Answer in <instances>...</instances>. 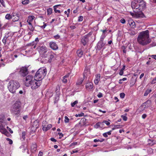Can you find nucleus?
<instances>
[{
	"mask_svg": "<svg viewBox=\"0 0 156 156\" xmlns=\"http://www.w3.org/2000/svg\"><path fill=\"white\" fill-rule=\"evenodd\" d=\"M120 96L122 98H123L125 96V94L124 93H121L120 94Z\"/></svg>",
	"mask_w": 156,
	"mask_h": 156,
	"instance_id": "37998d69",
	"label": "nucleus"
},
{
	"mask_svg": "<svg viewBox=\"0 0 156 156\" xmlns=\"http://www.w3.org/2000/svg\"><path fill=\"white\" fill-rule=\"evenodd\" d=\"M64 13L65 14L67 15V17H69V14L66 11H65Z\"/></svg>",
	"mask_w": 156,
	"mask_h": 156,
	"instance_id": "69168bd1",
	"label": "nucleus"
},
{
	"mask_svg": "<svg viewBox=\"0 0 156 156\" xmlns=\"http://www.w3.org/2000/svg\"><path fill=\"white\" fill-rule=\"evenodd\" d=\"M21 103L20 102L16 101L13 105V108L11 111L16 115H19L21 111Z\"/></svg>",
	"mask_w": 156,
	"mask_h": 156,
	"instance_id": "39448f33",
	"label": "nucleus"
},
{
	"mask_svg": "<svg viewBox=\"0 0 156 156\" xmlns=\"http://www.w3.org/2000/svg\"><path fill=\"white\" fill-rule=\"evenodd\" d=\"M34 18L35 17L33 16H29L28 17L27 22L28 23H31Z\"/></svg>",
	"mask_w": 156,
	"mask_h": 156,
	"instance_id": "5701e85b",
	"label": "nucleus"
},
{
	"mask_svg": "<svg viewBox=\"0 0 156 156\" xmlns=\"http://www.w3.org/2000/svg\"><path fill=\"white\" fill-rule=\"evenodd\" d=\"M41 82L40 81L38 80L35 79L34 78V80H33L32 82L31 83V88L32 89L34 90L38 87L41 85Z\"/></svg>",
	"mask_w": 156,
	"mask_h": 156,
	"instance_id": "423d86ee",
	"label": "nucleus"
},
{
	"mask_svg": "<svg viewBox=\"0 0 156 156\" xmlns=\"http://www.w3.org/2000/svg\"><path fill=\"white\" fill-rule=\"evenodd\" d=\"M20 14L18 13L13 12L12 15V19L13 22L18 21L19 19Z\"/></svg>",
	"mask_w": 156,
	"mask_h": 156,
	"instance_id": "ddd939ff",
	"label": "nucleus"
},
{
	"mask_svg": "<svg viewBox=\"0 0 156 156\" xmlns=\"http://www.w3.org/2000/svg\"><path fill=\"white\" fill-rule=\"evenodd\" d=\"M70 28L71 29H74L76 28V27L75 26H73V25H72V26H71L70 27Z\"/></svg>",
	"mask_w": 156,
	"mask_h": 156,
	"instance_id": "338daca9",
	"label": "nucleus"
},
{
	"mask_svg": "<svg viewBox=\"0 0 156 156\" xmlns=\"http://www.w3.org/2000/svg\"><path fill=\"white\" fill-rule=\"evenodd\" d=\"M5 18L6 19L10 20L11 19H12V16H11L10 14H7L5 15Z\"/></svg>",
	"mask_w": 156,
	"mask_h": 156,
	"instance_id": "c9c22d12",
	"label": "nucleus"
},
{
	"mask_svg": "<svg viewBox=\"0 0 156 156\" xmlns=\"http://www.w3.org/2000/svg\"><path fill=\"white\" fill-rule=\"evenodd\" d=\"M78 56L79 58L81 57L83 54V52L81 49H79L76 51Z\"/></svg>",
	"mask_w": 156,
	"mask_h": 156,
	"instance_id": "6ab92c4d",
	"label": "nucleus"
},
{
	"mask_svg": "<svg viewBox=\"0 0 156 156\" xmlns=\"http://www.w3.org/2000/svg\"><path fill=\"white\" fill-rule=\"evenodd\" d=\"M104 46V44L103 43V41L101 40L100 42H99L98 45V47L99 49L101 48Z\"/></svg>",
	"mask_w": 156,
	"mask_h": 156,
	"instance_id": "c85d7f7f",
	"label": "nucleus"
},
{
	"mask_svg": "<svg viewBox=\"0 0 156 156\" xmlns=\"http://www.w3.org/2000/svg\"><path fill=\"white\" fill-rule=\"evenodd\" d=\"M65 119L64 122L65 123H68L69 122V119L67 116L65 117Z\"/></svg>",
	"mask_w": 156,
	"mask_h": 156,
	"instance_id": "4c0bfd02",
	"label": "nucleus"
},
{
	"mask_svg": "<svg viewBox=\"0 0 156 156\" xmlns=\"http://www.w3.org/2000/svg\"><path fill=\"white\" fill-rule=\"evenodd\" d=\"M78 103V101H74L73 103L71 104V106L72 107H73L75 105Z\"/></svg>",
	"mask_w": 156,
	"mask_h": 156,
	"instance_id": "a19ab883",
	"label": "nucleus"
},
{
	"mask_svg": "<svg viewBox=\"0 0 156 156\" xmlns=\"http://www.w3.org/2000/svg\"><path fill=\"white\" fill-rule=\"evenodd\" d=\"M47 72V69L46 68H41L36 72L34 78L35 79L41 81L46 75Z\"/></svg>",
	"mask_w": 156,
	"mask_h": 156,
	"instance_id": "20e7f679",
	"label": "nucleus"
},
{
	"mask_svg": "<svg viewBox=\"0 0 156 156\" xmlns=\"http://www.w3.org/2000/svg\"><path fill=\"white\" fill-rule=\"evenodd\" d=\"M97 96L99 98H101L103 97V94H102V93H99V94H98Z\"/></svg>",
	"mask_w": 156,
	"mask_h": 156,
	"instance_id": "6e6d98bb",
	"label": "nucleus"
},
{
	"mask_svg": "<svg viewBox=\"0 0 156 156\" xmlns=\"http://www.w3.org/2000/svg\"><path fill=\"white\" fill-rule=\"evenodd\" d=\"M127 80V78H122V79H120L119 80V84H121L122 83V82H120V81H125V80Z\"/></svg>",
	"mask_w": 156,
	"mask_h": 156,
	"instance_id": "49530a36",
	"label": "nucleus"
},
{
	"mask_svg": "<svg viewBox=\"0 0 156 156\" xmlns=\"http://www.w3.org/2000/svg\"><path fill=\"white\" fill-rule=\"evenodd\" d=\"M149 31L148 30L140 32L138 36L137 41L141 45H145L149 44L151 41L149 38Z\"/></svg>",
	"mask_w": 156,
	"mask_h": 156,
	"instance_id": "f03ea898",
	"label": "nucleus"
},
{
	"mask_svg": "<svg viewBox=\"0 0 156 156\" xmlns=\"http://www.w3.org/2000/svg\"><path fill=\"white\" fill-rule=\"evenodd\" d=\"M103 135L105 138H107L108 136V135L106 133H103Z\"/></svg>",
	"mask_w": 156,
	"mask_h": 156,
	"instance_id": "680f3d73",
	"label": "nucleus"
},
{
	"mask_svg": "<svg viewBox=\"0 0 156 156\" xmlns=\"http://www.w3.org/2000/svg\"><path fill=\"white\" fill-rule=\"evenodd\" d=\"M29 2V0H24L22 2V3L23 4L26 5L28 4Z\"/></svg>",
	"mask_w": 156,
	"mask_h": 156,
	"instance_id": "e433bc0d",
	"label": "nucleus"
},
{
	"mask_svg": "<svg viewBox=\"0 0 156 156\" xmlns=\"http://www.w3.org/2000/svg\"><path fill=\"white\" fill-rule=\"evenodd\" d=\"M60 5H55L54 6V7H53L54 9V11L55 13H60V12H61L59 10H57V9H56V8L57 7L59 6H60Z\"/></svg>",
	"mask_w": 156,
	"mask_h": 156,
	"instance_id": "bb28decb",
	"label": "nucleus"
},
{
	"mask_svg": "<svg viewBox=\"0 0 156 156\" xmlns=\"http://www.w3.org/2000/svg\"><path fill=\"white\" fill-rule=\"evenodd\" d=\"M52 9L51 8H49L47 9V12L48 15H50L52 13Z\"/></svg>",
	"mask_w": 156,
	"mask_h": 156,
	"instance_id": "473e14b6",
	"label": "nucleus"
},
{
	"mask_svg": "<svg viewBox=\"0 0 156 156\" xmlns=\"http://www.w3.org/2000/svg\"><path fill=\"white\" fill-rule=\"evenodd\" d=\"M50 52H53L48 50L47 53L43 55V56L44 58L48 57V58L50 56V55H49V53H50Z\"/></svg>",
	"mask_w": 156,
	"mask_h": 156,
	"instance_id": "c756f323",
	"label": "nucleus"
},
{
	"mask_svg": "<svg viewBox=\"0 0 156 156\" xmlns=\"http://www.w3.org/2000/svg\"><path fill=\"white\" fill-rule=\"evenodd\" d=\"M151 101L150 100H147L146 102L144 103L140 107L141 109L139 111L141 112L146 108H147L151 106Z\"/></svg>",
	"mask_w": 156,
	"mask_h": 156,
	"instance_id": "0eeeda50",
	"label": "nucleus"
},
{
	"mask_svg": "<svg viewBox=\"0 0 156 156\" xmlns=\"http://www.w3.org/2000/svg\"><path fill=\"white\" fill-rule=\"evenodd\" d=\"M100 74H98L96 76L95 79L94 80V83L96 85H97L100 80Z\"/></svg>",
	"mask_w": 156,
	"mask_h": 156,
	"instance_id": "f3484780",
	"label": "nucleus"
},
{
	"mask_svg": "<svg viewBox=\"0 0 156 156\" xmlns=\"http://www.w3.org/2000/svg\"><path fill=\"white\" fill-rule=\"evenodd\" d=\"M28 29L31 31L33 32L34 29V27L32 25L31 23H28Z\"/></svg>",
	"mask_w": 156,
	"mask_h": 156,
	"instance_id": "b1692460",
	"label": "nucleus"
},
{
	"mask_svg": "<svg viewBox=\"0 0 156 156\" xmlns=\"http://www.w3.org/2000/svg\"><path fill=\"white\" fill-rule=\"evenodd\" d=\"M77 144H78L77 142H73V143H71L70 144V146H75L76 145H77Z\"/></svg>",
	"mask_w": 156,
	"mask_h": 156,
	"instance_id": "603ef678",
	"label": "nucleus"
},
{
	"mask_svg": "<svg viewBox=\"0 0 156 156\" xmlns=\"http://www.w3.org/2000/svg\"><path fill=\"white\" fill-rule=\"evenodd\" d=\"M5 133H3V134H5L6 136L8 137L9 136L10 134L9 132L7 130L5 132Z\"/></svg>",
	"mask_w": 156,
	"mask_h": 156,
	"instance_id": "de8ad7c7",
	"label": "nucleus"
},
{
	"mask_svg": "<svg viewBox=\"0 0 156 156\" xmlns=\"http://www.w3.org/2000/svg\"><path fill=\"white\" fill-rule=\"evenodd\" d=\"M8 36H7V35H5V36L4 37L3 39L2 40V41L3 42V44H5V45L6 44V40H7V38L8 37Z\"/></svg>",
	"mask_w": 156,
	"mask_h": 156,
	"instance_id": "7c9ffc66",
	"label": "nucleus"
},
{
	"mask_svg": "<svg viewBox=\"0 0 156 156\" xmlns=\"http://www.w3.org/2000/svg\"><path fill=\"white\" fill-rule=\"evenodd\" d=\"M102 123H103H103H105L107 126H108L110 124V123L107 121L106 120L103 121Z\"/></svg>",
	"mask_w": 156,
	"mask_h": 156,
	"instance_id": "79ce46f5",
	"label": "nucleus"
},
{
	"mask_svg": "<svg viewBox=\"0 0 156 156\" xmlns=\"http://www.w3.org/2000/svg\"><path fill=\"white\" fill-rule=\"evenodd\" d=\"M54 37L56 39H58L59 38L60 36L58 34H57L55 36H54Z\"/></svg>",
	"mask_w": 156,
	"mask_h": 156,
	"instance_id": "4d7b16f0",
	"label": "nucleus"
},
{
	"mask_svg": "<svg viewBox=\"0 0 156 156\" xmlns=\"http://www.w3.org/2000/svg\"><path fill=\"white\" fill-rule=\"evenodd\" d=\"M131 7L134 13L130 12L133 17H137L138 12H141L145 8L146 6L145 2L143 0H134L131 2Z\"/></svg>",
	"mask_w": 156,
	"mask_h": 156,
	"instance_id": "f257e3e1",
	"label": "nucleus"
},
{
	"mask_svg": "<svg viewBox=\"0 0 156 156\" xmlns=\"http://www.w3.org/2000/svg\"><path fill=\"white\" fill-rule=\"evenodd\" d=\"M104 124L101 122H98L94 125V127L95 128H98L99 127H101V126L103 125Z\"/></svg>",
	"mask_w": 156,
	"mask_h": 156,
	"instance_id": "a878e982",
	"label": "nucleus"
},
{
	"mask_svg": "<svg viewBox=\"0 0 156 156\" xmlns=\"http://www.w3.org/2000/svg\"><path fill=\"white\" fill-rule=\"evenodd\" d=\"M19 73L21 76L23 77L26 76L28 73V68L27 67H22L20 69Z\"/></svg>",
	"mask_w": 156,
	"mask_h": 156,
	"instance_id": "1a4fd4ad",
	"label": "nucleus"
},
{
	"mask_svg": "<svg viewBox=\"0 0 156 156\" xmlns=\"http://www.w3.org/2000/svg\"><path fill=\"white\" fill-rule=\"evenodd\" d=\"M127 113H125L124 115H122L121 116V117L124 121H126L127 119V117L126 116Z\"/></svg>",
	"mask_w": 156,
	"mask_h": 156,
	"instance_id": "72a5a7b5",
	"label": "nucleus"
},
{
	"mask_svg": "<svg viewBox=\"0 0 156 156\" xmlns=\"http://www.w3.org/2000/svg\"><path fill=\"white\" fill-rule=\"evenodd\" d=\"M156 83V77L153 79V80H152L151 83L152 84H154Z\"/></svg>",
	"mask_w": 156,
	"mask_h": 156,
	"instance_id": "8fccbe9b",
	"label": "nucleus"
},
{
	"mask_svg": "<svg viewBox=\"0 0 156 156\" xmlns=\"http://www.w3.org/2000/svg\"><path fill=\"white\" fill-rule=\"evenodd\" d=\"M26 135V133L25 132H23L22 133V138L24 140L25 138V136Z\"/></svg>",
	"mask_w": 156,
	"mask_h": 156,
	"instance_id": "58836bf2",
	"label": "nucleus"
},
{
	"mask_svg": "<svg viewBox=\"0 0 156 156\" xmlns=\"http://www.w3.org/2000/svg\"><path fill=\"white\" fill-rule=\"evenodd\" d=\"M33 76L30 75L27 76L25 80H24V82L25 85L27 87H30L31 83L32 82Z\"/></svg>",
	"mask_w": 156,
	"mask_h": 156,
	"instance_id": "6e6552de",
	"label": "nucleus"
},
{
	"mask_svg": "<svg viewBox=\"0 0 156 156\" xmlns=\"http://www.w3.org/2000/svg\"><path fill=\"white\" fill-rule=\"evenodd\" d=\"M48 50L45 46H42L40 47V52L43 55L46 54Z\"/></svg>",
	"mask_w": 156,
	"mask_h": 156,
	"instance_id": "dca6fc26",
	"label": "nucleus"
},
{
	"mask_svg": "<svg viewBox=\"0 0 156 156\" xmlns=\"http://www.w3.org/2000/svg\"><path fill=\"white\" fill-rule=\"evenodd\" d=\"M120 22L123 24H124L126 22V20L124 18H122L120 20Z\"/></svg>",
	"mask_w": 156,
	"mask_h": 156,
	"instance_id": "3c124183",
	"label": "nucleus"
},
{
	"mask_svg": "<svg viewBox=\"0 0 156 156\" xmlns=\"http://www.w3.org/2000/svg\"><path fill=\"white\" fill-rule=\"evenodd\" d=\"M50 53H49V55H50V56L48 57V62H51L52 61V59H53L54 57V53L53 52H50Z\"/></svg>",
	"mask_w": 156,
	"mask_h": 156,
	"instance_id": "aec40b11",
	"label": "nucleus"
},
{
	"mask_svg": "<svg viewBox=\"0 0 156 156\" xmlns=\"http://www.w3.org/2000/svg\"><path fill=\"white\" fill-rule=\"evenodd\" d=\"M7 128L8 130L9 131V132L11 133H13V132L12 130L11 129L9 128L8 126L7 127Z\"/></svg>",
	"mask_w": 156,
	"mask_h": 156,
	"instance_id": "864d4df0",
	"label": "nucleus"
},
{
	"mask_svg": "<svg viewBox=\"0 0 156 156\" xmlns=\"http://www.w3.org/2000/svg\"><path fill=\"white\" fill-rule=\"evenodd\" d=\"M151 57L156 60V55H152Z\"/></svg>",
	"mask_w": 156,
	"mask_h": 156,
	"instance_id": "774afa93",
	"label": "nucleus"
},
{
	"mask_svg": "<svg viewBox=\"0 0 156 156\" xmlns=\"http://www.w3.org/2000/svg\"><path fill=\"white\" fill-rule=\"evenodd\" d=\"M20 87L19 82L16 80H11L9 82L8 85V88L9 91L12 94H14L16 90Z\"/></svg>",
	"mask_w": 156,
	"mask_h": 156,
	"instance_id": "7ed1b4c3",
	"label": "nucleus"
},
{
	"mask_svg": "<svg viewBox=\"0 0 156 156\" xmlns=\"http://www.w3.org/2000/svg\"><path fill=\"white\" fill-rule=\"evenodd\" d=\"M147 116V115L146 114H143L142 115V118L143 119H144Z\"/></svg>",
	"mask_w": 156,
	"mask_h": 156,
	"instance_id": "052dcab7",
	"label": "nucleus"
},
{
	"mask_svg": "<svg viewBox=\"0 0 156 156\" xmlns=\"http://www.w3.org/2000/svg\"><path fill=\"white\" fill-rule=\"evenodd\" d=\"M49 45L50 47L53 50H55L58 49V46L55 42H51L50 43Z\"/></svg>",
	"mask_w": 156,
	"mask_h": 156,
	"instance_id": "2eb2a0df",
	"label": "nucleus"
},
{
	"mask_svg": "<svg viewBox=\"0 0 156 156\" xmlns=\"http://www.w3.org/2000/svg\"><path fill=\"white\" fill-rule=\"evenodd\" d=\"M114 127H115L116 129H119L122 127V126L120 125H115Z\"/></svg>",
	"mask_w": 156,
	"mask_h": 156,
	"instance_id": "c03bdc74",
	"label": "nucleus"
},
{
	"mask_svg": "<svg viewBox=\"0 0 156 156\" xmlns=\"http://www.w3.org/2000/svg\"><path fill=\"white\" fill-rule=\"evenodd\" d=\"M39 121L37 120H35L33 122L32 126L31 128V129L32 132L35 131L39 127Z\"/></svg>",
	"mask_w": 156,
	"mask_h": 156,
	"instance_id": "9d476101",
	"label": "nucleus"
},
{
	"mask_svg": "<svg viewBox=\"0 0 156 156\" xmlns=\"http://www.w3.org/2000/svg\"><path fill=\"white\" fill-rule=\"evenodd\" d=\"M68 75H66L63 77L62 82L63 83H66L67 82V78L69 77Z\"/></svg>",
	"mask_w": 156,
	"mask_h": 156,
	"instance_id": "cd10ccee",
	"label": "nucleus"
},
{
	"mask_svg": "<svg viewBox=\"0 0 156 156\" xmlns=\"http://www.w3.org/2000/svg\"><path fill=\"white\" fill-rule=\"evenodd\" d=\"M37 146L36 144H33L31 147V151L32 152H34L37 150Z\"/></svg>",
	"mask_w": 156,
	"mask_h": 156,
	"instance_id": "a211bd4d",
	"label": "nucleus"
},
{
	"mask_svg": "<svg viewBox=\"0 0 156 156\" xmlns=\"http://www.w3.org/2000/svg\"><path fill=\"white\" fill-rule=\"evenodd\" d=\"M47 122L46 121H43L42 123V129L44 131H46L48 130L50 128H51L52 126L51 124H48L47 125H44L43 124H46Z\"/></svg>",
	"mask_w": 156,
	"mask_h": 156,
	"instance_id": "9b49d317",
	"label": "nucleus"
},
{
	"mask_svg": "<svg viewBox=\"0 0 156 156\" xmlns=\"http://www.w3.org/2000/svg\"><path fill=\"white\" fill-rule=\"evenodd\" d=\"M43 152L41 151H39L38 154V156H43Z\"/></svg>",
	"mask_w": 156,
	"mask_h": 156,
	"instance_id": "bf43d9fd",
	"label": "nucleus"
},
{
	"mask_svg": "<svg viewBox=\"0 0 156 156\" xmlns=\"http://www.w3.org/2000/svg\"><path fill=\"white\" fill-rule=\"evenodd\" d=\"M151 89H148L147 90L144 94V96H147V95L151 92Z\"/></svg>",
	"mask_w": 156,
	"mask_h": 156,
	"instance_id": "2f4dec72",
	"label": "nucleus"
},
{
	"mask_svg": "<svg viewBox=\"0 0 156 156\" xmlns=\"http://www.w3.org/2000/svg\"><path fill=\"white\" fill-rule=\"evenodd\" d=\"M50 140L53 142H56L57 141V140L53 137L51 138H50Z\"/></svg>",
	"mask_w": 156,
	"mask_h": 156,
	"instance_id": "13d9d810",
	"label": "nucleus"
},
{
	"mask_svg": "<svg viewBox=\"0 0 156 156\" xmlns=\"http://www.w3.org/2000/svg\"><path fill=\"white\" fill-rule=\"evenodd\" d=\"M6 140L7 141H9V144H12V143H13L12 141L10 139L7 138H6Z\"/></svg>",
	"mask_w": 156,
	"mask_h": 156,
	"instance_id": "ea45409f",
	"label": "nucleus"
},
{
	"mask_svg": "<svg viewBox=\"0 0 156 156\" xmlns=\"http://www.w3.org/2000/svg\"><path fill=\"white\" fill-rule=\"evenodd\" d=\"M83 20V17L82 16H80L78 17V21H82Z\"/></svg>",
	"mask_w": 156,
	"mask_h": 156,
	"instance_id": "a18cd8bd",
	"label": "nucleus"
},
{
	"mask_svg": "<svg viewBox=\"0 0 156 156\" xmlns=\"http://www.w3.org/2000/svg\"><path fill=\"white\" fill-rule=\"evenodd\" d=\"M101 31L102 32V34H105V32L107 31V30L106 29L104 30H101Z\"/></svg>",
	"mask_w": 156,
	"mask_h": 156,
	"instance_id": "0e129e2a",
	"label": "nucleus"
},
{
	"mask_svg": "<svg viewBox=\"0 0 156 156\" xmlns=\"http://www.w3.org/2000/svg\"><path fill=\"white\" fill-rule=\"evenodd\" d=\"M129 25L132 27L134 28L135 27V23L133 20H130L128 22Z\"/></svg>",
	"mask_w": 156,
	"mask_h": 156,
	"instance_id": "412c9836",
	"label": "nucleus"
},
{
	"mask_svg": "<svg viewBox=\"0 0 156 156\" xmlns=\"http://www.w3.org/2000/svg\"><path fill=\"white\" fill-rule=\"evenodd\" d=\"M28 118V116L27 115H24L23 117V119H24L25 120H26Z\"/></svg>",
	"mask_w": 156,
	"mask_h": 156,
	"instance_id": "e2e57ef3",
	"label": "nucleus"
},
{
	"mask_svg": "<svg viewBox=\"0 0 156 156\" xmlns=\"http://www.w3.org/2000/svg\"><path fill=\"white\" fill-rule=\"evenodd\" d=\"M85 86L87 90L89 91H92L94 89L93 83L91 82L87 83Z\"/></svg>",
	"mask_w": 156,
	"mask_h": 156,
	"instance_id": "f8f14e48",
	"label": "nucleus"
},
{
	"mask_svg": "<svg viewBox=\"0 0 156 156\" xmlns=\"http://www.w3.org/2000/svg\"><path fill=\"white\" fill-rule=\"evenodd\" d=\"M7 130L5 129L4 126L2 124H1L0 125V132L2 133H5V132Z\"/></svg>",
	"mask_w": 156,
	"mask_h": 156,
	"instance_id": "4be33fe9",
	"label": "nucleus"
},
{
	"mask_svg": "<svg viewBox=\"0 0 156 156\" xmlns=\"http://www.w3.org/2000/svg\"><path fill=\"white\" fill-rule=\"evenodd\" d=\"M4 115L2 114L0 115V122H3L4 121Z\"/></svg>",
	"mask_w": 156,
	"mask_h": 156,
	"instance_id": "f704fd0d",
	"label": "nucleus"
},
{
	"mask_svg": "<svg viewBox=\"0 0 156 156\" xmlns=\"http://www.w3.org/2000/svg\"><path fill=\"white\" fill-rule=\"evenodd\" d=\"M84 80L83 78H79L76 83L77 85H80L82 84Z\"/></svg>",
	"mask_w": 156,
	"mask_h": 156,
	"instance_id": "393cba45",
	"label": "nucleus"
},
{
	"mask_svg": "<svg viewBox=\"0 0 156 156\" xmlns=\"http://www.w3.org/2000/svg\"><path fill=\"white\" fill-rule=\"evenodd\" d=\"M123 69H121L120 71V72H119V74L120 75L122 76V75H123Z\"/></svg>",
	"mask_w": 156,
	"mask_h": 156,
	"instance_id": "5fc2aeb1",
	"label": "nucleus"
},
{
	"mask_svg": "<svg viewBox=\"0 0 156 156\" xmlns=\"http://www.w3.org/2000/svg\"><path fill=\"white\" fill-rule=\"evenodd\" d=\"M105 37L106 36L105 35V34H102L101 37V40L103 41V40L105 38Z\"/></svg>",
	"mask_w": 156,
	"mask_h": 156,
	"instance_id": "09e8293b",
	"label": "nucleus"
},
{
	"mask_svg": "<svg viewBox=\"0 0 156 156\" xmlns=\"http://www.w3.org/2000/svg\"><path fill=\"white\" fill-rule=\"evenodd\" d=\"M89 34H87L85 35L81 40V42L84 46H85L88 42V36Z\"/></svg>",
	"mask_w": 156,
	"mask_h": 156,
	"instance_id": "4468645a",
	"label": "nucleus"
}]
</instances>
